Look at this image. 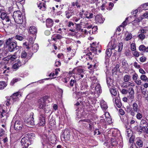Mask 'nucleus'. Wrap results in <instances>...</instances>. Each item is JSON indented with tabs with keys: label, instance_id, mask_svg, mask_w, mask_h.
<instances>
[{
	"label": "nucleus",
	"instance_id": "f257e3e1",
	"mask_svg": "<svg viewBox=\"0 0 148 148\" xmlns=\"http://www.w3.org/2000/svg\"><path fill=\"white\" fill-rule=\"evenodd\" d=\"M34 134H27L23 138L21 141V147L22 148H27L29 145L32 143V139L34 136Z\"/></svg>",
	"mask_w": 148,
	"mask_h": 148
},
{
	"label": "nucleus",
	"instance_id": "f03ea898",
	"mask_svg": "<svg viewBox=\"0 0 148 148\" xmlns=\"http://www.w3.org/2000/svg\"><path fill=\"white\" fill-rule=\"evenodd\" d=\"M49 100L46 97H43V98L39 99L38 101V106L39 108L42 109L44 110L45 113H48L50 111L49 106L46 104L47 102H49Z\"/></svg>",
	"mask_w": 148,
	"mask_h": 148
},
{
	"label": "nucleus",
	"instance_id": "7ed1b4c3",
	"mask_svg": "<svg viewBox=\"0 0 148 148\" xmlns=\"http://www.w3.org/2000/svg\"><path fill=\"white\" fill-rule=\"evenodd\" d=\"M12 38H9L6 41V44L8 47L9 51L12 52L21 49V47L17 46V42L12 41Z\"/></svg>",
	"mask_w": 148,
	"mask_h": 148
},
{
	"label": "nucleus",
	"instance_id": "20e7f679",
	"mask_svg": "<svg viewBox=\"0 0 148 148\" xmlns=\"http://www.w3.org/2000/svg\"><path fill=\"white\" fill-rule=\"evenodd\" d=\"M13 18L15 23L19 24H22L24 20L21 12L19 10L13 12Z\"/></svg>",
	"mask_w": 148,
	"mask_h": 148
},
{
	"label": "nucleus",
	"instance_id": "39448f33",
	"mask_svg": "<svg viewBox=\"0 0 148 148\" xmlns=\"http://www.w3.org/2000/svg\"><path fill=\"white\" fill-rule=\"evenodd\" d=\"M79 95H80V97L78 99V101H79L82 105L85 106H88L89 104V102L88 101L87 97L86 96H83V95H86L87 94V92H79Z\"/></svg>",
	"mask_w": 148,
	"mask_h": 148
},
{
	"label": "nucleus",
	"instance_id": "423d86ee",
	"mask_svg": "<svg viewBox=\"0 0 148 148\" xmlns=\"http://www.w3.org/2000/svg\"><path fill=\"white\" fill-rule=\"evenodd\" d=\"M132 106V110L129 106H127V111L130 112V114L132 116H134L136 114V112H140V107L136 102L133 103Z\"/></svg>",
	"mask_w": 148,
	"mask_h": 148
},
{
	"label": "nucleus",
	"instance_id": "0eeeda50",
	"mask_svg": "<svg viewBox=\"0 0 148 148\" xmlns=\"http://www.w3.org/2000/svg\"><path fill=\"white\" fill-rule=\"evenodd\" d=\"M32 115L31 116L29 117L26 119L24 121L26 125L29 127L30 126H33L34 125V118L33 116V113H32Z\"/></svg>",
	"mask_w": 148,
	"mask_h": 148
},
{
	"label": "nucleus",
	"instance_id": "6e6552de",
	"mask_svg": "<svg viewBox=\"0 0 148 148\" xmlns=\"http://www.w3.org/2000/svg\"><path fill=\"white\" fill-rule=\"evenodd\" d=\"M27 62V59L25 60H22L21 61L19 60H17V63L14 64L12 66V68L15 69H18L19 67L21 65L25 64V63Z\"/></svg>",
	"mask_w": 148,
	"mask_h": 148
},
{
	"label": "nucleus",
	"instance_id": "1a4fd4ad",
	"mask_svg": "<svg viewBox=\"0 0 148 148\" xmlns=\"http://www.w3.org/2000/svg\"><path fill=\"white\" fill-rule=\"evenodd\" d=\"M45 124V120L44 115L42 114H40L39 117V121L38 124L40 126H43Z\"/></svg>",
	"mask_w": 148,
	"mask_h": 148
},
{
	"label": "nucleus",
	"instance_id": "9d476101",
	"mask_svg": "<svg viewBox=\"0 0 148 148\" xmlns=\"http://www.w3.org/2000/svg\"><path fill=\"white\" fill-rule=\"evenodd\" d=\"M70 136V132L68 129H66L64 130L61 135V137L63 138L66 140H69Z\"/></svg>",
	"mask_w": 148,
	"mask_h": 148
},
{
	"label": "nucleus",
	"instance_id": "9b49d317",
	"mask_svg": "<svg viewBox=\"0 0 148 148\" xmlns=\"http://www.w3.org/2000/svg\"><path fill=\"white\" fill-rule=\"evenodd\" d=\"M23 127L22 122L20 121H15L14 128L16 130H19L21 129Z\"/></svg>",
	"mask_w": 148,
	"mask_h": 148
},
{
	"label": "nucleus",
	"instance_id": "f8f14e48",
	"mask_svg": "<svg viewBox=\"0 0 148 148\" xmlns=\"http://www.w3.org/2000/svg\"><path fill=\"white\" fill-rule=\"evenodd\" d=\"M6 99L5 100L4 104L7 106H8L10 105L13 103L14 101V98H12V97H8L6 98Z\"/></svg>",
	"mask_w": 148,
	"mask_h": 148
},
{
	"label": "nucleus",
	"instance_id": "ddd939ff",
	"mask_svg": "<svg viewBox=\"0 0 148 148\" xmlns=\"http://www.w3.org/2000/svg\"><path fill=\"white\" fill-rule=\"evenodd\" d=\"M95 19L96 22L99 23H103L104 19L102 18V15L101 14L97 15L95 17Z\"/></svg>",
	"mask_w": 148,
	"mask_h": 148
},
{
	"label": "nucleus",
	"instance_id": "4468645a",
	"mask_svg": "<svg viewBox=\"0 0 148 148\" xmlns=\"http://www.w3.org/2000/svg\"><path fill=\"white\" fill-rule=\"evenodd\" d=\"M101 87L99 84H98L95 87V91L94 93L95 94L97 95V96H98L100 93L101 92Z\"/></svg>",
	"mask_w": 148,
	"mask_h": 148
},
{
	"label": "nucleus",
	"instance_id": "2eb2a0df",
	"mask_svg": "<svg viewBox=\"0 0 148 148\" xmlns=\"http://www.w3.org/2000/svg\"><path fill=\"white\" fill-rule=\"evenodd\" d=\"M37 32L36 28L35 26H31L29 28L28 32L30 34H36Z\"/></svg>",
	"mask_w": 148,
	"mask_h": 148
},
{
	"label": "nucleus",
	"instance_id": "dca6fc26",
	"mask_svg": "<svg viewBox=\"0 0 148 148\" xmlns=\"http://www.w3.org/2000/svg\"><path fill=\"white\" fill-rule=\"evenodd\" d=\"M71 5L73 7L75 6L77 8H79L81 6V1L80 0H76L71 3Z\"/></svg>",
	"mask_w": 148,
	"mask_h": 148
},
{
	"label": "nucleus",
	"instance_id": "f3484780",
	"mask_svg": "<svg viewBox=\"0 0 148 148\" xmlns=\"http://www.w3.org/2000/svg\"><path fill=\"white\" fill-rule=\"evenodd\" d=\"M46 26L48 27H51L53 25V21L51 18H47L46 21Z\"/></svg>",
	"mask_w": 148,
	"mask_h": 148
},
{
	"label": "nucleus",
	"instance_id": "a211bd4d",
	"mask_svg": "<svg viewBox=\"0 0 148 148\" xmlns=\"http://www.w3.org/2000/svg\"><path fill=\"white\" fill-rule=\"evenodd\" d=\"M38 7L42 10L44 11L46 9L45 4L43 3H40L38 4Z\"/></svg>",
	"mask_w": 148,
	"mask_h": 148
},
{
	"label": "nucleus",
	"instance_id": "6ab92c4d",
	"mask_svg": "<svg viewBox=\"0 0 148 148\" xmlns=\"http://www.w3.org/2000/svg\"><path fill=\"white\" fill-rule=\"evenodd\" d=\"M140 127L143 128H145V127H147L148 126V123L146 121L144 120H142L140 122Z\"/></svg>",
	"mask_w": 148,
	"mask_h": 148
},
{
	"label": "nucleus",
	"instance_id": "aec40b11",
	"mask_svg": "<svg viewBox=\"0 0 148 148\" xmlns=\"http://www.w3.org/2000/svg\"><path fill=\"white\" fill-rule=\"evenodd\" d=\"M139 49L141 51L148 52V47L146 48L144 45H140L139 47Z\"/></svg>",
	"mask_w": 148,
	"mask_h": 148
},
{
	"label": "nucleus",
	"instance_id": "412c9836",
	"mask_svg": "<svg viewBox=\"0 0 148 148\" xmlns=\"http://www.w3.org/2000/svg\"><path fill=\"white\" fill-rule=\"evenodd\" d=\"M114 99H115L114 103L115 106L119 108H120L122 106V104L120 100L118 98H117L116 97Z\"/></svg>",
	"mask_w": 148,
	"mask_h": 148
},
{
	"label": "nucleus",
	"instance_id": "4be33fe9",
	"mask_svg": "<svg viewBox=\"0 0 148 148\" xmlns=\"http://www.w3.org/2000/svg\"><path fill=\"white\" fill-rule=\"evenodd\" d=\"M116 47V45L114 42H110L108 45V48L111 49L112 50L114 49Z\"/></svg>",
	"mask_w": 148,
	"mask_h": 148
},
{
	"label": "nucleus",
	"instance_id": "5701e85b",
	"mask_svg": "<svg viewBox=\"0 0 148 148\" xmlns=\"http://www.w3.org/2000/svg\"><path fill=\"white\" fill-rule=\"evenodd\" d=\"M136 144L139 147H142L143 145V141L141 138H138L137 139Z\"/></svg>",
	"mask_w": 148,
	"mask_h": 148
},
{
	"label": "nucleus",
	"instance_id": "b1692460",
	"mask_svg": "<svg viewBox=\"0 0 148 148\" xmlns=\"http://www.w3.org/2000/svg\"><path fill=\"white\" fill-rule=\"evenodd\" d=\"M38 45L37 44H33L32 45V51L34 52H36L38 49Z\"/></svg>",
	"mask_w": 148,
	"mask_h": 148
},
{
	"label": "nucleus",
	"instance_id": "393cba45",
	"mask_svg": "<svg viewBox=\"0 0 148 148\" xmlns=\"http://www.w3.org/2000/svg\"><path fill=\"white\" fill-rule=\"evenodd\" d=\"M102 109L105 110L108 108L106 103L103 100L100 103Z\"/></svg>",
	"mask_w": 148,
	"mask_h": 148
},
{
	"label": "nucleus",
	"instance_id": "a878e982",
	"mask_svg": "<svg viewBox=\"0 0 148 148\" xmlns=\"http://www.w3.org/2000/svg\"><path fill=\"white\" fill-rule=\"evenodd\" d=\"M88 87V86H87L86 83H82L81 84V85L80 86V89L82 90H85L87 89Z\"/></svg>",
	"mask_w": 148,
	"mask_h": 148
},
{
	"label": "nucleus",
	"instance_id": "bb28decb",
	"mask_svg": "<svg viewBox=\"0 0 148 148\" xmlns=\"http://www.w3.org/2000/svg\"><path fill=\"white\" fill-rule=\"evenodd\" d=\"M110 91L111 94L114 96H116L117 94L116 89L113 88H110Z\"/></svg>",
	"mask_w": 148,
	"mask_h": 148
},
{
	"label": "nucleus",
	"instance_id": "cd10ccee",
	"mask_svg": "<svg viewBox=\"0 0 148 148\" xmlns=\"http://www.w3.org/2000/svg\"><path fill=\"white\" fill-rule=\"evenodd\" d=\"M99 47V46L98 47H95L91 46L90 48V50L92 52H93L95 53L96 54H98L97 50L98 48Z\"/></svg>",
	"mask_w": 148,
	"mask_h": 148
},
{
	"label": "nucleus",
	"instance_id": "c85d7f7f",
	"mask_svg": "<svg viewBox=\"0 0 148 148\" xmlns=\"http://www.w3.org/2000/svg\"><path fill=\"white\" fill-rule=\"evenodd\" d=\"M109 115L108 113H106L104 114L105 116L106 117V121L109 123H111L112 122V119H111L109 115H108V116H106V115Z\"/></svg>",
	"mask_w": 148,
	"mask_h": 148
},
{
	"label": "nucleus",
	"instance_id": "c756f323",
	"mask_svg": "<svg viewBox=\"0 0 148 148\" xmlns=\"http://www.w3.org/2000/svg\"><path fill=\"white\" fill-rule=\"evenodd\" d=\"M0 13H1V18L3 20H4V19L5 18L6 16H7V14L3 10Z\"/></svg>",
	"mask_w": 148,
	"mask_h": 148
},
{
	"label": "nucleus",
	"instance_id": "7c9ffc66",
	"mask_svg": "<svg viewBox=\"0 0 148 148\" xmlns=\"http://www.w3.org/2000/svg\"><path fill=\"white\" fill-rule=\"evenodd\" d=\"M7 84L4 81L0 82V89H3L7 86Z\"/></svg>",
	"mask_w": 148,
	"mask_h": 148
},
{
	"label": "nucleus",
	"instance_id": "2f4dec72",
	"mask_svg": "<svg viewBox=\"0 0 148 148\" xmlns=\"http://www.w3.org/2000/svg\"><path fill=\"white\" fill-rule=\"evenodd\" d=\"M129 93L131 95V97L132 99L134 98V90L133 88H130L129 89Z\"/></svg>",
	"mask_w": 148,
	"mask_h": 148
},
{
	"label": "nucleus",
	"instance_id": "473e14b6",
	"mask_svg": "<svg viewBox=\"0 0 148 148\" xmlns=\"http://www.w3.org/2000/svg\"><path fill=\"white\" fill-rule=\"evenodd\" d=\"M140 78L143 81L148 82V78L145 75H141L140 76Z\"/></svg>",
	"mask_w": 148,
	"mask_h": 148
},
{
	"label": "nucleus",
	"instance_id": "72a5a7b5",
	"mask_svg": "<svg viewBox=\"0 0 148 148\" xmlns=\"http://www.w3.org/2000/svg\"><path fill=\"white\" fill-rule=\"evenodd\" d=\"M90 78L91 79L92 82V85L91 86V88H93L94 87V86H93V85L94 84H95V82H96L97 79L95 77H92Z\"/></svg>",
	"mask_w": 148,
	"mask_h": 148
},
{
	"label": "nucleus",
	"instance_id": "f704fd0d",
	"mask_svg": "<svg viewBox=\"0 0 148 148\" xmlns=\"http://www.w3.org/2000/svg\"><path fill=\"white\" fill-rule=\"evenodd\" d=\"M112 80L110 78H107V83L109 87L112 86Z\"/></svg>",
	"mask_w": 148,
	"mask_h": 148
},
{
	"label": "nucleus",
	"instance_id": "c9c22d12",
	"mask_svg": "<svg viewBox=\"0 0 148 148\" xmlns=\"http://www.w3.org/2000/svg\"><path fill=\"white\" fill-rule=\"evenodd\" d=\"M131 79V76L128 75H125L123 77V80L124 82H127Z\"/></svg>",
	"mask_w": 148,
	"mask_h": 148
},
{
	"label": "nucleus",
	"instance_id": "e433bc0d",
	"mask_svg": "<svg viewBox=\"0 0 148 148\" xmlns=\"http://www.w3.org/2000/svg\"><path fill=\"white\" fill-rule=\"evenodd\" d=\"M86 57V59H88L89 60H92V55L91 52H89L88 53H87L86 56H85ZM88 60V59H87Z\"/></svg>",
	"mask_w": 148,
	"mask_h": 148
},
{
	"label": "nucleus",
	"instance_id": "4c0bfd02",
	"mask_svg": "<svg viewBox=\"0 0 148 148\" xmlns=\"http://www.w3.org/2000/svg\"><path fill=\"white\" fill-rule=\"evenodd\" d=\"M18 92H17L13 94V95L10 97H12V98H14V100L15 101L18 99V98L17 97L18 96Z\"/></svg>",
	"mask_w": 148,
	"mask_h": 148
},
{
	"label": "nucleus",
	"instance_id": "58836bf2",
	"mask_svg": "<svg viewBox=\"0 0 148 148\" xmlns=\"http://www.w3.org/2000/svg\"><path fill=\"white\" fill-rule=\"evenodd\" d=\"M65 14L66 17L68 18H69L72 16V12H69V11H66L65 12Z\"/></svg>",
	"mask_w": 148,
	"mask_h": 148
},
{
	"label": "nucleus",
	"instance_id": "ea45409f",
	"mask_svg": "<svg viewBox=\"0 0 148 148\" xmlns=\"http://www.w3.org/2000/svg\"><path fill=\"white\" fill-rule=\"evenodd\" d=\"M27 54L26 52L25 51H23V52L21 54V58H24L22 60H25L27 59V61H28V60L27 59H25L27 57Z\"/></svg>",
	"mask_w": 148,
	"mask_h": 148
},
{
	"label": "nucleus",
	"instance_id": "a19ab883",
	"mask_svg": "<svg viewBox=\"0 0 148 148\" xmlns=\"http://www.w3.org/2000/svg\"><path fill=\"white\" fill-rule=\"evenodd\" d=\"M20 79L19 78H14L11 81L10 84L11 85L13 86L14 85V84L20 81Z\"/></svg>",
	"mask_w": 148,
	"mask_h": 148
},
{
	"label": "nucleus",
	"instance_id": "79ce46f5",
	"mask_svg": "<svg viewBox=\"0 0 148 148\" xmlns=\"http://www.w3.org/2000/svg\"><path fill=\"white\" fill-rule=\"evenodd\" d=\"M106 53L108 57H110L112 54V50H111V49L108 48L106 50Z\"/></svg>",
	"mask_w": 148,
	"mask_h": 148
},
{
	"label": "nucleus",
	"instance_id": "37998d69",
	"mask_svg": "<svg viewBox=\"0 0 148 148\" xmlns=\"http://www.w3.org/2000/svg\"><path fill=\"white\" fill-rule=\"evenodd\" d=\"M132 38V34L131 33H128L127 34L125 40L126 41H128L130 40Z\"/></svg>",
	"mask_w": 148,
	"mask_h": 148
},
{
	"label": "nucleus",
	"instance_id": "c03bdc74",
	"mask_svg": "<svg viewBox=\"0 0 148 148\" xmlns=\"http://www.w3.org/2000/svg\"><path fill=\"white\" fill-rule=\"evenodd\" d=\"M76 82V81L75 80V79H71V81H70V85H67V86L69 87H72L73 86L74 84L75 83V82Z\"/></svg>",
	"mask_w": 148,
	"mask_h": 148
},
{
	"label": "nucleus",
	"instance_id": "a18cd8bd",
	"mask_svg": "<svg viewBox=\"0 0 148 148\" xmlns=\"http://www.w3.org/2000/svg\"><path fill=\"white\" fill-rule=\"evenodd\" d=\"M5 116H6V112L5 110H2V112H0V119L2 118L3 117Z\"/></svg>",
	"mask_w": 148,
	"mask_h": 148
},
{
	"label": "nucleus",
	"instance_id": "49530a36",
	"mask_svg": "<svg viewBox=\"0 0 148 148\" xmlns=\"http://www.w3.org/2000/svg\"><path fill=\"white\" fill-rule=\"evenodd\" d=\"M141 8H142L143 10H148V3L143 4L141 5Z\"/></svg>",
	"mask_w": 148,
	"mask_h": 148
},
{
	"label": "nucleus",
	"instance_id": "de8ad7c7",
	"mask_svg": "<svg viewBox=\"0 0 148 148\" xmlns=\"http://www.w3.org/2000/svg\"><path fill=\"white\" fill-rule=\"evenodd\" d=\"M137 114L136 115V118L138 120H140L142 118V114L139 112H136Z\"/></svg>",
	"mask_w": 148,
	"mask_h": 148
},
{
	"label": "nucleus",
	"instance_id": "09e8293b",
	"mask_svg": "<svg viewBox=\"0 0 148 148\" xmlns=\"http://www.w3.org/2000/svg\"><path fill=\"white\" fill-rule=\"evenodd\" d=\"M123 46V44L121 42L119 44L118 46V52H120L121 51L122 49Z\"/></svg>",
	"mask_w": 148,
	"mask_h": 148
},
{
	"label": "nucleus",
	"instance_id": "8fccbe9b",
	"mask_svg": "<svg viewBox=\"0 0 148 148\" xmlns=\"http://www.w3.org/2000/svg\"><path fill=\"white\" fill-rule=\"evenodd\" d=\"M128 21V18H126L125 19V20L124 21L122 24L120 25L121 27H124L126 26L127 24V22Z\"/></svg>",
	"mask_w": 148,
	"mask_h": 148
},
{
	"label": "nucleus",
	"instance_id": "3c124183",
	"mask_svg": "<svg viewBox=\"0 0 148 148\" xmlns=\"http://www.w3.org/2000/svg\"><path fill=\"white\" fill-rule=\"evenodd\" d=\"M138 38L140 39L143 40L145 38V36L144 34H140L138 36Z\"/></svg>",
	"mask_w": 148,
	"mask_h": 148
},
{
	"label": "nucleus",
	"instance_id": "603ef678",
	"mask_svg": "<svg viewBox=\"0 0 148 148\" xmlns=\"http://www.w3.org/2000/svg\"><path fill=\"white\" fill-rule=\"evenodd\" d=\"M126 132L127 133V136L128 137H129L130 136H131V133L132 132L131 130L129 129V128H127L126 129Z\"/></svg>",
	"mask_w": 148,
	"mask_h": 148
},
{
	"label": "nucleus",
	"instance_id": "864d4df0",
	"mask_svg": "<svg viewBox=\"0 0 148 148\" xmlns=\"http://www.w3.org/2000/svg\"><path fill=\"white\" fill-rule=\"evenodd\" d=\"M15 37L16 39L20 41L22 40L23 39V36L18 35H16Z\"/></svg>",
	"mask_w": 148,
	"mask_h": 148
},
{
	"label": "nucleus",
	"instance_id": "5fc2aeb1",
	"mask_svg": "<svg viewBox=\"0 0 148 148\" xmlns=\"http://www.w3.org/2000/svg\"><path fill=\"white\" fill-rule=\"evenodd\" d=\"M97 26L93 27L92 29V31H91L92 32H91V33H92V34H95L96 33V32L97 31Z\"/></svg>",
	"mask_w": 148,
	"mask_h": 148
},
{
	"label": "nucleus",
	"instance_id": "6e6d98bb",
	"mask_svg": "<svg viewBox=\"0 0 148 148\" xmlns=\"http://www.w3.org/2000/svg\"><path fill=\"white\" fill-rule=\"evenodd\" d=\"M135 129H137L136 130L138 133H141L143 129L140 126L139 128L138 127L135 126Z\"/></svg>",
	"mask_w": 148,
	"mask_h": 148
},
{
	"label": "nucleus",
	"instance_id": "4d7b16f0",
	"mask_svg": "<svg viewBox=\"0 0 148 148\" xmlns=\"http://www.w3.org/2000/svg\"><path fill=\"white\" fill-rule=\"evenodd\" d=\"M131 48L132 50L135 51L136 50V47L135 44L134 43H132L131 45Z\"/></svg>",
	"mask_w": 148,
	"mask_h": 148
},
{
	"label": "nucleus",
	"instance_id": "13d9d810",
	"mask_svg": "<svg viewBox=\"0 0 148 148\" xmlns=\"http://www.w3.org/2000/svg\"><path fill=\"white\" fill-rule=\"evenodd\" d=\"M127 82H125L124 81V82L123 83L121 86L123 88H126L128 87Z\"/></svg>",
	"mask_w": 148,
	"mask_h": 148
},
{
	"label": "nucleus",
	"instance_id": "bf43d9fd",
	"mask_svg": "<svg viewBox=\"0 0 148 148\" xmlns=\"http://www.w3.org/2000/svg\"><path fill=\"white\" fill-rule=\"evenodd\" d=\"M128 91L125 89H123L121 90V92L124 94H126L127 93Z\"/></svg>",
	"mask_w": 148,
	"mask_h": 148
},
{
	"label": "nucleus",
	"instance_id": "052dcab7",
	"mask_svg": "<svg viewBox=\"0 0 148 148\" xmlns=\"http://www.w3.org/2000/svg\"><path fill=\"white\" fill-rule=\"evenodd\" d=\"M138 77V75L136 73H135L133 75L132 79L134 81H135L137 79Z\"/></svg>",
	"mask_w": 148,
	"mask_h": 148
},
{
	"label": "nucleus",
	"instance_id": "680f3d73",
	"mask_svg": "<svg viewBox=\"0 0 148 148\" xmlns=\"http://www.w3.org/2000/svg\"><path fill=\"white\" fill-rule=\"evenodd\" d=\"M119 112L120 114L123 115L125 114V111L122 109H120L119 110Z\"/></svg>",
	"mask_w": 148,
	"mask_h": 148
},
{
	"label": "nucleus",
	"instance_id": "e2e57ef3",
	"mask_svg": "<svg viewBox=\"0 0 148 148\" xmlns=\"http://www.w3.org/2000/svg\"><path fill=\"white\" fill-rule=\"evenodd\" d=\"M134 66L136 68L139 69L140 67V66L138 64L137 62H135L134 63Z\"/></svg>",
	"mask_w": 148,
	"mask_h": 148
},
{
	"label": "nucleus",
	"instance_id": "0e129e2a",
	"mask_svg": "<svg viewBox=\"0 0 148 148\" xmlns=\"http://www.w3.org/2000/svg\"><path fill=\"white\" fill-rule=\"evenodd\" d=\"M134 82L138 85H140L141 84L142 82L140 80L137 79L134 81Z\"/></svg>",
	"mask_w": 148,
	"mask_h": 148
},
{
	"label": "nucleus",
	"instance_id": "69168bd1",
	"mask_svg": "<svg viewBox=\"0 0 148 148\" xmlns=\"http://www.w3.org/2000/svg\"><path fill=\"white\" fill-rule=\"evenodd\" d=\"M93 14L92 13H89V16H87L86 15V18L88 19L92 18L93 17Z\"/></svg>",
	"mask_w": 148,
	"mask_h": 148
},
{
	"label": "nucleus",
	"instance_id": "338daca9",
	"mask_svg": "<svg viewBox=\"0 0 148 148\" xmlns=\"http://www.w3.org/2000/svg\"><path fill=\"white\" fill-rule=\"evenodd\" d=\"M111 145L113 146H116L118 144V142L116 141H113L111 142Z\"/></svg>",
	"mask_w": 148,
	"mask_h": 148
},
{
	"label": "nucleus",
	"instance_id": "774afa93",
	"mask_svg": "<svg viewBox=\"0 0 148 148\" xmlns=\"http://www.w3.org/2000/svg\"><path fill=\"white\" fill-rule=\"evenodd\" d=\"M55 37L57 38V39L58 40L62 38V36L59 34H57L55 35Z\"/></svg>",
	"mask_w": 148,
	"mask_h": 148
}]
</instances>
